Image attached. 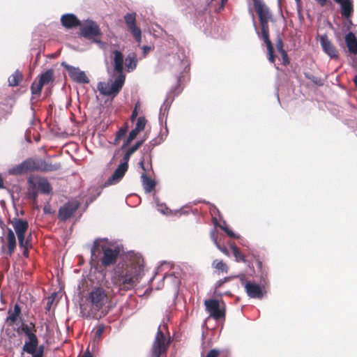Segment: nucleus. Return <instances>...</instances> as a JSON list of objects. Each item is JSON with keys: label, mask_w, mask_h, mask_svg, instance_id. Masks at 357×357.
<instances>
[{"label": "nucleus", "mask_w": 357, "mask_h": 357, "mask_svg": "<svg viewBox=\"0 0 357 357\" xmlns=\"http://www.w3.org/2000/svg\"><path fill=\"white\" fill-rule=\"evenodd\" d=\"M167 328L166 324L160 325L153 341L149 357H160L165 353L169 344V338L165 336Z\"/></svg>", "instance_id": "20e7f679"}, {"label": "nucleus", "mask_w": 357, "mask_h": 357, "mask_svg": "<svg viewBox=\"0 0 357 357\" xmlns=\"http://www.w3.org/2000/svg\"><path fill=\"white\" fill-rule=\"evenodd\" d=\"M22 79V75L19 70H16L13 74H12L8 77V83L11 86H15L19 84V83Z\"/></svg>", "instance_id": "cd10ccee"}, {"label": "nucleus", "mask_w": 357, "mask_h": 357, "mask_svg": "<svg viewBox=\"0 0 357 357\" xmlns=\"http://www.w3.org/2000/svg\"><path fill=\"white\" fill-rule=\"evenodd\" d=\"M211 238L213 241V242L214 243V244L216 245L217 244H218V235L216 234V231L215 229H213L211 231Z\"/></svg>", "instance_id": "c03bdc74"}, {"label": "nucleus", "mask_w": 357, "mask_h": 357, "mask_svg": "<svg viewBox=\"0 0 357 357\" xmlns=\"http://www.w3.org/2000/svg\"><path fill=\"white\" fill-rule=\"evenodd\" d=\"M53 70L52 69L47 70L39 76L38 82L43 85L49 84L53 79Z\"/></svg>", "instance_id": "bb28decb"}, {"label": "nucleus", "mask_w": 357, "mask_h": 357, "mask_svg": "<svg viewBox=\"0 0 357 357\" xmlns=\"http://www.w3.org/2000/svg\"><path fill=\"white\" fill-rule=\"evenodd\" d=\"M7 243L9 255H11L16 247V238L13 231L9 229L7 234Z\"/></svg>", "instance_id": "5701e85b"}, {"label": "nucleus", "mask_w": 357, "mask_h": 357, "mask_svg": "<svg viewBox=\"0 0 357 357\" xmlns=\"http://www.w3.org/2000/svg\"><path fill=\"white\" fill-rule=\"evenodd\" d=\"M127 130H128L127 123H126L123 126H122L121 128H119V130L116 132V135L114 139L115 144H118L119 142L120 141V139L126 135V134L127 132Z\"/></svg>", "instance_id": "7c9ffc66"}, {"label": "nucleus", "mask_w": 357, "mask_h": 357, "mask_svg": "<svg viewBox=\"0 0 357 357\" xmlns=\"http://www.w3.org/2000/svg\"><path fill=\"white\" fill-rule=\"evenodd\" d=\"M157 210L163 214L168 213V208L165 205L157 204Z\"/></svg>", "instance_id": "a19ab883"}, {"label": "nucleus", "mask_w": 357, "mask_h": 357, "mask_svg": "<svg viewBox=\"0 0 357 357\" xmlns=\"http://www.w3.org/2000/svg\"><path fill=\"white\" fill-rule=\"evenodd\" d=\"M320 43L323 51L331 59L337 57V50L326 35H322L320 36Z\"/></svg>", "instance_id": "dca6fc26"}, {"label": "nucleus", "mask_w": 357, "mask_h": 357, "mask_svg": "<svg viewBox=\"0 0 357 357\" xmlns=\"http://www.w3.org/2000/svg\"><path fill=\"white\" fill-rule=\"evenodd\" d=\"M143 141H138L136 142L135 145L131 146L128 151L130 152L131 154H133L142 144Z\"/></svg>", "instance_id": "58836bf2"}, {"label": "nucleus", "mask_w": 357, "mask_h": 357, "mask_svg": "<svg viewBox=\"0 0 357 357\" xmlns=\"http://www.w3.org/2000/svg\"><path fill=\"white\" fill-rule=\"evenodd\" d=\"M163 107H165V109H164V110H165V109H166V108H167V106H165V105H162V106L161 107V108H160V113H162V112Z\"/></svg>", "instance_id": "680f3d73"}, {"label": "nucleus", "mask_w": 357, "mask_h": 357, "mask_svg": "<svg viewBox=\"0 0 357 357\" xmlns=\"http://www.w3.org/2000/svg\"><path fill=\"white\" fill-rule=\"evenodd\" d=\"M77 201H72L61 207L59 212V217L62 220H66L70 218L79 207Z\"/></svg>", "instance_id": "4468645a"}, {"label": "nucleus", "mask_w": 357, "mask_h": 357, "mask_svg": "<svg viewBox=\"0 0 357 357\" xmlns=\"http://www.w3.org/2000/svg\"><path fill=\"white\" fill-rule=\"evenodd\" d=\"M233 254L236 261H241L243 262H245V257L239 252L238 250L233 252Z\"/></svg>", "instance_id": "4c0bfd02"}, {"label": "nucleus", "mask_w": 357, "mask_h": 357, "mask_svg": "<svg viewBox=\"0 0 357 357\" xmlns=\"http://www.w3.org/2000/svg\"><path fill=\"white\" fill-rule=\"evenodd\" d=\"M336 3L340 5L341 14L342 17L348 19L351 17L354 8L352 0H334Z\"/></svg>", "instance_id": "f3484780"}, {"label": "nucleus", "mask_w": 357, "mask_h": 357, "mask_svg": "<svg viewBox=\"0 0 357 357\" xmlns=\"http://www.w3.org/2000/svg\"><path fill=\"white\" fill-rule=\"evenodd\" d=\"M256 12L259 16L261 26V31L257 29L254 15L252 14V22L256 33L258 37L266 43L268 50V60L271 63L275 61L273 48L271 41L269 39L268 22L272 19V13L268 7L261 0H253Z\"/></svg>", "instance_id": "f03ea898"}, {"label": "nucleus", "mask_w": 357, "mask_h": 357, "mask_svg": "<svg viewBox=\"0 0 357 357\" xmlns=\"http://www.w3.org/2000/svg\"><path fill=\"white\" fill-rule=\"evenodd\" d=\"M218 283H219L218 285L220 286L222 283H224V281L223 280H220L218 282Z\"/></svg>", "instance_id": "69168bd1"}, {"label": "nucleus", "mask_w": 357, "mask_h": 357, "mask_svg": "<svg viewBox=\"0 0 357 357\" xmlns=\"http://www.w3.org/2000/svg\"><path fill=\"white\" fill-rule=\"evenodd\" d=\"M114 54V70L117 75H124L123 68V56L119 50H115Z\"/></svg>", "instance_id": "6ab92c4d"}, {"label": "nucleus", "mask_w": 357, "mask_h": 357, "mask_svg": "<svg viewBox=\"0 0 357 357\" xmlns=\"http://www.w3.org/2000/svg\"><path fill=\"white\" fill-rule=\"evenodd\" d=\"M3 187V181L1 176H0V188H1Z\"/></svg>", "instance_id": "4d7b16f0"}, {"label": "nucleus", "mask_w": 357, "mask_h": 357, "mask_svg": "<svg viewBox=\"0 0 357 357\" xmlns=\"http://www.w3.org/2000/svg\"><path fill=\"white\" fill-rule=\"evenodd\" d=\"M132 154H131L130 152H128V151H126V153H125V155H123V162H121V164H126V167L128 168V161L130 158V156L132 155Z\"/></svg>", "instance_id": "ea45409f"}, {"label": "nucleus", "mask_w": 357, "mask_h": 357, "mask_svg": "<svg viewBox=\"0 0 357 357\" xmlns=\"http://www.w3.org/2000/svg\"><path fill=\"white\" fill-rule=\"evenodd\" d=\"M139 132V130L134 128L130 131L129 133L128 137L127 139L126 142L124 144V146H127L128 144H130L137 135V134Z\"/></svg>", "instance_id": "c9c22d12"}, {"label": "nucleus", "mask_w": 357, "mask_h": 357, "mask_svg": "<svg viewBox=\"0 0 357 357\" xmlns=\"http://www.w3.org/2000/svg\"><path fill=\"white\" fill-rule=\"evenodd\" d=\"M162 265H167V266H169V264H167V263H165V262Z\"/></svg>", "instance_id": "338daca9"}, {"label": "nucleus", "mask_w": 357, "mask_h": 357, "mask_svg": "<svg viewBox=\"0 0 357 357\" xmlns=\"http://www.w3.org/2000/svg\"><path fill=\"white\" fill-rule=\"evenodd\" d=\"M139 107H140V103L139 102H137L135 106V108H136V111H137V109Z\"/></svg>", "instance_id": "13d9d810"}, {"label": "nucleus", "mask_w": 357, "mask_h": 357, "mask_svg": "<svg viewBox=\"0 0 357 357\" xmlns=\"http://www.w3.org/2000/svg\"><path fill=\"white\" fill-rule=\"evenodd\" d=\"M44 211H45V213L49 212V210H48V208H47V206H45V207H44Z\"/></svg>", "instance_id": "e2e57ef3"}, {"label": "nucleus", "mask_w": 357, "mask_h": 357, "mask_svg": "<svg viewBox=\"0 0 357 357\" xmlns=\"http://www.w3.org/2000/svg\"><path fill=\"white\" fill-rule=\"evenodd\" d=\"M296 2H299V1H300V0H296Z\"/></svg>", "instance_id": "774afa93"}, {"label": "nucleus", "mask_w": 357, "mask_h": 357, "mask_svg": "<svg viewBox=\"0 0 357 357\" xmlns=\"http://www.w3.org/2000/svg\"><path fill=\"white\" fill-rule=\"evenodd\" d=\"M82 357H93V356L89 351H86V352Z\"/></svg>", "instance_id": "6e6d98bb"}, {"label": "nucleus", "mask_w": 357, "mask_h": 357, "mask_svg": "<svg viewBox=\"0 0 357 357\" xmlns=\"http://www.w3.org/2000/svg\"><path fill=\"white\" fill-rule=\"evenodd\" d=\"M217 248L221 251L223 254L229 255V251L225 246H222L219 243L215 245Z\"/></svg>", "instance_id": "a18cd8bd"}, {"label": "nucleus", "mask_w": 357, "mask_h": 357, "mask_svg": "<svg viewBox=\"0 0 357 357\" xmlns=\"http://www.w3.org/2000/svg\"><path fill=\"white\" fill-rule=\"evenodd\" d=\"M32 357H43V350L40 349L37 352H35L33 354H31Z\"/></svg>", "instance_id": "8fccbe9b"}, {"label": "nucleus", "mask_w": 357, "mask_h": 357, "mask_svg": "<svg viewBox=\"0 0 357 357\" xmlns=\"http://www.w3.org/2000/svg\"><path fill=\"white\" fill-rule=\"evenodd\" d=\"M28 337L23 346V350L30 354H33L36 351L38 346V339L36 335H31Z\"/></svg>", "instance_id": "aec40b11"}, {"label": "nucleus", "mask_w": 357, "mask_h": 357, "mask_svg": "<svg viewBox=\"0 0 357 357\" xmlns=\"http://www.w3.org/2000/svg\"><path fill=\"white\" fill-rule=\"evenodd\" d=\"M139 165L140 167L142 168V169L144 171V172H147L148 171V169L146 167H145L144 166V161L143 160H141L140 162H139Z\"/></svg>", "instance_id": "864d4df0"}, {"label": "nucleus", "mask_w": 357, "mask_h": 357, "mask_svg": "<svg viewBox=\"0 0 357 357\" xmlns=\"http://www.w3.org/2000/svg\"><path fill=\"white\" fill-rule=\"evenodd\" d=\"M228 0H222V7L224 6L225 3L227 2Z\"/></svg>", "instance_id": "bf43d9fd"}, {"label": "nucleus", "mask_w": 357, "mask_h": 357, "mask_svg": "<svg viewBox=\"0 0 357 357\" xmlns=\"http://www.w3.org/2000/svg\"><path fill=\"white\" fill-rule=\"evenodd\" d=\"M12 224L17 236L20 245L26 248L27 241L24 240V234L29 227L27 221L21 219H15L12 222Z\"/></svg>", "instance_id": "f8f14e48"}, {"label": "nucleus", "mask_w": 357, "mask_h": 357, "mask_svg": "<svg viewBox=\"0 0 357 357\" xmlns=\"http://www.w3.org/2000/svg\"><path fill=\"white\" fill-rule=\"evenodd\" d=\"M167 278L173 279L174 282L176 284H177L178 282V280L174 276V274H165L163 276L162 280L167 279Z\"/></svg>", "instance_id": "49530a36"}, {"label": "nucleus", "mask_w": 357, "mask_h": 357, "mask_svg": "<svg viewBox=\"0 0 357 357\" xmlns=\"http://www.w3.org/2000/svg\"><path fill=\"white\" fill-rule=\"evenodd\" d=\"M61 24L67 29L79 26L80 21L73 14H65L61 18Z\"/></svg>", "instance_id": "a211bd4d"}, {"label": "nucleus", "mask_w": 357, "mask_h": 357, "mask_svg": "<svg viewBox=\"0 0 357 357\" xmlns=\"http://www.w3.org/2000/svg\"><path fill=\"white\" fill-rule=\"evenodd\" d=\"M212 266H213V268H214L218 271H220L222 273H227L229 271V267L222 260H218V259L214 260L212 263Z\"/></svg>", "instance_id": "c85d7f7f"}, {"label": "nucleus", "mask_w": 357, "mask_h": 357, "mask_svg": "<svg viewBox=\"0 0 357 357\" xmlns=\"http://www.w3.org/2000/svg\"><path fill=\"white\" fill-rule=\"evenodd\" d=\"M123 18L128 30L132 35L138 45H139L142 42V31L136 23V13H126Z\"/></svg>", "instance_id": "6e6552de"}, {"label": "nucleus", "mask_w": 357, "mask_h": 357, "mask_svg": "<svg viewBox=\"0 0 357 357\" xmlns=\"http://www.w3.org/2000/svg\"><path fill=\"white\" fill-rule=\"evenodd\" d=\"M100 248H101L103 252V256L101 259L102 266L107 267L114 264L120 252L119 248H107L102 241L96 240L94 241L93 245L91 248V254L93 255H95L96 252L99 250Z\"/></svg>", "instance_id": "39448f33"}, {"label": "nucleus", "mask_w": 357, "mask_h": 357, "mask_svg": "<svg viewBox=\"0 0 357 357\" xmlns=\"http://www.w3.org/2000/svg\"><path fill=\"white\" fill-rule=\"evenodd\" d=\"M38 190L43 194H50L52 191V187L45 178H41L37 183Z\"/></svg>", "instance_id": "393cba45"}, {"label": "nucleus", "mask_w": 357, "mask_h": 357, "mask_svg": "<svg viewBox=\"0 0 357 357\" xmlns=\"http://www.w3.org/2000/svg\"><path fill=\"white\" fill-rule=\"evenodd\" d=\"M220 351L215 349H211L208 351L206 357H218Z\"/></svg>", "instance_id": "37998d69"}, {"label": "nucleus", "mask_w": 357, "mask_h": 357, "mask_svg": "<svg viewBox=\"0 0 357 357\" xmlns=\"http://www.w3.org/2000/svg\"><path fill=\"white\" fill-rule=\"evenodd\" d=\"M241 284L244 286L249 297L252 298H261L264 296V289L259 284L247 281L243 275L240 276Z\"/></svg>", "instance_id": "9d476101"}, {"label": "nucleus", "mask_w": 357, "mask_h": 357, "mask_svg": "<svg viewBox=\"0 0 357 357\" xmlns=\"http://www.w3.org/2000/svg\"><path fill=\"white\" fill-rule=\"evenodd\" d=\"M105 327L103 325H99L96 331V337L100 338L104 331Z\"/></svg>", "instance_id": "79ce46f5"}, {"label": "nucleus", "mask_w": 357, "mask_h": 357, "mask_svg": "<svg viewBox=\"0 0 357 357\" xmlns=\"http://www.w3.org/2000/svg\"><path fill=\"white\" fill-rule=\"evenodd\" d=\"M137 59L135 53L129 54L126 58V67L128 72L132 71L137 66Z\"/></svg>", "instance_id": "b1692460"}, {"label": "nucleus", "mask_w": 357, "mask_h": 357, "mask_svg": "<svg viewBox=\"0 0 357 357\" xmlns=\"http://www.w3.org/2000/svg\"><path fill=\"white\" fill-rule=\"evenodd\" d=\"M43 86L38 82H33L31 84V90L33 94H40Z\"/></svg>", "instance_id": "f704fd0d"}, {"label": "nucleus", "mask_w": 357, "mask_h": 357, "mask_svg": "<svg viewBox=\"0 0 357 357\" xmlns=\"http://www.w3.org/2000/svg\"><path fill=\"white\" fill-rule=\"evenodd\" d=\"M282 57V59H283V63L284 65H287L289 63V59H288V55L286 52V51H284V54H280Z\"/></svg>", "instance_id": "de8ad7c7"}, {"label": "nucleus", "mask_w": 357, "mask_h": 357, "mask_svg": "<svg viewBox=\"0 0 357 357\" xmlns=\"http://www.w3.org/2000/svg\"><path fill=\"white\" fill-rule=\"evenodd\" d=\"M321 6H324L326 4L327 0H315Z\"/></svg>", "instance_id": "3c124183"}, {"label": "nucleus", "mask_w": 357, "mask_h": 357, "mask_svg": "<svg viewBox=\"0 0 357 357\" xmlns=\"http://www.w3.org/2000/svg\"><path fill=\"white\" fill-rule=\"evenodd\" d=\"M89 298L93 307L97 310H100L107 301V295L101 287L94 289Z\"/></svg>", "instance_id": "9b49d317"}, {"label": "nucleus", "mask_w": 357, "mask_h": 357, "mask_svg": "<svg viewBox=\"0 0 357 357\" xmlns=\"http://www.w3.org/2000/svg\"><path fill=\"white\" fill-rule=\"evenodd\" d=\"M80 31L82 35L89 40H92L93 43H97L100 47L104 48L105 44L100 40L94 38V37L100 34V30L98 24L91 20H86L83 22H80Z\"/></svg>", "instance_id": "0eeeda50"}, {"label": "nucleus", "mask_w": 357, "mask_h": 357, "mask_svg": "<svg viewBox=\"0 0 357 357\" xmlns=\"http://www.w3.org/2000/svg\"><path fill=\"white\" fill-rule=\"evenodd\" d=\"M354 83L357 86V75L355 76L354 79Z\"/></svg>", "instance_id": "052dcab7"}, {"label": "nucleus", "mask_w": 357, "mask_h": 357, "mask_svg": "<svg viewBox=\"0 0 357 357\" xmlns=\"http://www.w3.org/2000/svg\"><path fill=\"white\" fill-rule=\"evenodd\" d=\"M21 312V309L17 304H15L13 310L8 311L7 321L10 325H13L17 319Z\"/></svg>", "instance_id": "a878e982"}, {"label": "nucleus", "mask_w": 357, "mask_h": 357, "mask_svg": "<svg viewBox=\"0 0 357 357\" xmlns=\"http://www.w3.org/2000/svg\"><path fill=\"white\" fill-rule=\"evenodd\" d=\"M229 245L233 252L238 250L234 243H231Z\"/></svg>", "instance_id": "603ef678"}, {"label": "nucleus", "mask_w": 357, "mask_h": 357, "mask_svg": "<svg viewBox=\"0 0 357 357\" xmlns=\"http://www.w3.org/2000/svg\"><path fill=\"white\" fill-rule=\"evenodd\" d=\"M229 279H230V278H225L223 281H224V282H225L229 281Z\"/></svg>", "instance_id": "0e129e2a"}, {"label": "nucleus", "mask_w": 357, "mask_h": 357, "mask_svg": "<svg viewBox=\"0 0 357 357\" xmlns=\"http://www.w3.org/2000/svg\"><path fill=\"white\" fill-rule=\"evenodd\" d=\"M141 179L144 190L146 192H150L152 190H153L155 185V183L153 180L149 178L145 173L142 174Z\"/></svg>", "instance_id": "4be33fe9"}, {"label": "nucleus", "mask_w": 357, "mask_h": 357, "mask_svg": "<svg viewBox=\"0 0 357 357\" xmlns=\"http://www.w3.org/2000/svg\"><path fill=\"white\" fill-rule=\"evenodd\" d=\"M144 274V260L142 256L134 252H128L121 269L115 272L114 283L121 289H132L141 280Z\"/></svg>", "instance_id": "f257e3e1"}, {"label": "nucleus", "mask_w": 357, "mask_h": 357, "mask_svg": "<svg viewBox=\"0 0 357 357\" xmlns=\"http://www.w3.org/2000/svg\"><path fill=\"white\" fill-rule=\"evenodd\" d=\"M35 326L30 323L29 324H22V331L24 333V334L29 337L31 335H36L33 333Z\"/></svg>", "instance_id": "c756f323"}, {"label": "nucleus", "mask_w": 357, "mask_h": 357, "mask_svg": "<svg viewBox=\"0 0 357 357\" xmlns=\"http://www.w3.org/2000/svg\"><path fill=\"white\" fill-rule=\"evenodd\" d=\"M276 47L280 54H284V50L283 49V42L281 38H278L276 42Z\"/></svg>", "instance_id": "e433bc0d"}, {"label": "nucleus", "mask_w": 357, "mask_h": 357, "mask_svg": "<svg viewBox=\"0 0 357 357\" xmlns=\"http://www.w3.org/2000/svg\"><path fill=\"white\" fill-rule=\"evenodd\" d=\"M29 183H30V185L29 188V192H28L29 197L32 199L34 202H36L37 197H38V192L36 190V184H34L33 183H32L31 181H29Z\"/></svg>", "instance_id": "2f4dec72"}, {"label": "nucleus", "mask_w": 357, "mask_h": 357, "mask_svg": "<svg viewBox=\"0 0 357 357\" xmlns=\"http://www.w3.org/2000/svg\"><path fill=\"white\" fill-rule=\"evenodd\" d=\"M61 66L67 70L69 77L74 82L79 84H88L89 82V79L85 72L81 70L79 68L70 66L65 62H63Z\"/></svg>", "instance_id": "1a4fd4ad"}, {"label": "nucleus", "mask_w": 357, "mask_h": 357, "mask_svg": "<svg viewBox=\"0 0 357 357\" xmlns=\"http://www.w3.org/2000/svg\"><path fill=\"white\" fill-rule=\"evenodd\" d=\"M206 311L210 317L218 320L225 317V312L220 305V303L215 299H209L204 301Z\"/></svg>", "instance_id": "ddd939ff"}, {"label": "nucleus", "mask_w": 357, "mask_h": 357, "mask_svg": "<svg viewBox=\"0 0 357 357\" xmlns=\"http://www.w3.org/2000/svg\"><path fill=\"white\" fill-rule=\"evenodd\" d=\"M125 75H116L114 80L109 79L107 82H99L97 89L104 96L114 97L121 91L125 82Z\"/></svg>", "instance_id": "423d86ee"}, {"label": "nucleus", "mask_w": 357, "mask_h": 357, "mask_svg": "<svg viewBox=\"0 0 357 357\" xmlns=\"http://www.w3.org/2000/svg\"><path fill=\"white\" fill-rule=\"evenodd\" d=\"M345 42L350 53L357 54V38L352 32L345 36Z\"/></svg>", "instance_id": "412c9836"}, {"label": "nucleus", "mask_w": 357, "mask_h": 357, "mask_svg": "<svg viewBox=\"0 0 357 357\" xmlns=\"http://www.w3.org/2000/svg\"><path fill=\"white\" fill-rule=\"evenodd\" d=\"M142 49L144 54H146L150 50V47L147 46H144Z\"/></svg>", "instance_id": "5fc2aeb1"}, {"label": "nucleus", "mask_w": 357, "mask_h": 357, "mask_svg": "<svg viewBox=\"0 0 357 357\" xmlns=\"http://www.w3.org/2000/svg\"><path fill=\"white\" fill-rule=\"evenodd\" d=\"M224 231L227 233V234L234 238H239V236L234 233L229 227L227 226L225 222L223 224H220L218 225Z\"/></svg>", "instance_id": "473e14b6"}, {"label": "nucleus", "mask_w": 357, "mask_h": 357, "mask_svg": "<svg viewBox=\"0 0 357 357\" xmlns=\"http://www.w3.org/2000/svg\"><path fill=\"white\" fill-rule=\"evenodd\" d=\"M59 163L52 164L43 160L27 159L17 166L10 169L11 174H22L29 171L38 170L41 172H53L60 169Z\"/></svg>", "instance_id": "7ed1b4c3"}, {"label": "nucleus", "mask_w": 357, "mask_h": 357, "mask_svg": "<svg viewBox=\"0 0 357 357\" xmlns=\"http://www.w3.org/2000/svg\"><path fill=\"white\" fill-rule=\"evenodd\" d=\"M137 114H138V112L137 111H136V108H135L132 111V115L130 116V120L132 121H134L135 120V119L137 118Z\"/></svg>", "instance_id": "09e8293b"}, {"label": "nucleus", "mask_w": 357, "mask_h": 357, "mask_svg": "<svg viewBox=\"0 0 357 357\" xmlns=\"http://www.w3.org/2000/svg\"><path fill=\"white\" fill-rule=\"evenodd\" d=\"M146 124V120L144 116H139L136 123L135 129L139 132L142 131Z\"/></svg>", "instance_id": "72a5a7b5"}, {"label": "nucleus", "mask_w": 357, "mask_h": 357, "mask_svg": "<svg viewBox=\"0 0 357 357\" xmlns=\"http://www.w3.org/2000/svg\"><path fill=\"white\" fill-rule=\"evenodd\" d=\"M128 169V168L126 167V164H120L115 169L113 174L107 180L105 185L108 186L115 185L120 182V181L124 176Z\"/></svg>", "instance_id": "2eb2a0df"}]
</instances>
